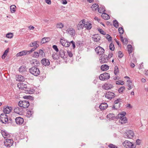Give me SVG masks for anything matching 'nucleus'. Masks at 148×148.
I'll use <instances>...</instances> for the list:
<instances>
[{
    "mask_svg": "<svg viewBox=\"0 0 148 148\" xmlns=\"http://www.w3.org/2000/svg\"><path fill=\"white\" fill-rule=\"evenodd\" d=\"M113 56V53L111 52V53H109V54L108 56V59L109 58H112V56Z\"/></svg>",
    "mask_w": 148,
    "mask_h": 148,
    "instance_id": "nucleus-64",
    "label": "nucleus"
},
{
    "mask_svg": "<svg viewBox=\"0 0 148 148\" xmlns=\"http://www.w3.org/2000/svg\"><path fill=\"white\" fill-rule=\"evenodd\" d=\"M56 27L57 28L62 29L64 27V25L62 23H59L56 25Z\"/></svg>",
    "mask_w": 148,
    "mask_h": 148,
    "instance_id": "nucleus-47",
    "label": "nucleus"
},
{
    "mask_svg": "<svg viewBox=\"0 0 148 148\" xmlns=\"http://www.w3.org/2000/svg\"><path fill=\"white\" fill-rule=\"evenodd\" d=\"M110 77V74L109 73H105L101 74L99 76V79L101 80H105L109 79Z\"/></svg>",
    "mask_w": 148,
    "mask_h": 148,
    "instance_id": "nucleus-8",
    "label": "nucleus"
},
{
    "mask_svg": "<svg viewBox=\"0 0 148 148\" xmlns=\"http://www.w3.org/2000/svg\"><path fill=\"white\" fill-rule=\"evenodd\" d=\"M127 48L128 49V53L130 54L132 53L133 50L132 46L131 45H129L127 46Z\"/></svg>",
    "mask_w": 148,
    "mask_h": 148,
    "instance_id": "nucleus-39",
    "label": "nucleus"
},
{
    "mask_svg": "<svg viewBox=\"0 0 148 148\" xmlns=\"http://www.w3.org/2000/svg\"><path fill=\"white\" fill-rule=\"evenodd\" d=\"M119 57V58H122L123 56V53L121 51H119L118 52Z\"/></svg>",
    "mask_w": 148,
    "mask_h": 148,
    "instance_id": "nucleus-62",
    "label": "nucleus"
},
{
    "mask_svg": "<svg viewBox=\"0 0 148 148\" xmlns=\"http://www.w3.org/2000/svg\"><path fill=\"white\" fill-rule=\"evenodd\" d=\"M12 110V108L11 107L7 106L3 109V111L4 114H8Z\"/></svg>",
    "mask_w": 148,
    "mask_h": 148,
    "instance_id": "nucleus-17",
    "label": "nucleus"
},
{
    "mask_svg": "<svg viewBox=\"0 0 148 148\" xmlns=\"http://www.w3.org/2000/svg\"><path fill=\"white\" fill-rule=\"evenodd\" d=\"M136 144L137 145H139L141 143V141L139 139H137L136 141Z\"/></svg>",
    "mask_w": 148,
    "mask_h": 148,
    "instance_id": "nucleus-63",
    "label": "nucleus"
},
{
    "mask_svg": "<svg viewBox=\"0 0 148 148\" xmlns=\"http://www.w3.org/2000/svg\"><path fill=\"white\" fill-rule=\"evenodd\" d=\"M125 89V87L124 86H122L121 87L119 88L118 90V92L119 93H121L123 92V91Z\"/></svg>",
    "mask_w": 148,
    "mask_h": 148,
    "instance_id": "nucleus-52",
    "label": "nucleus"
},
{
    "mask_svg": "<svg viewBox=\"0 0 148 148\" xmlns=\"http://www.w3.org/2000/svg\"><path fill=\"white\" fill-rule=\"evenodd\" d=\"M119 119V122L121 124L125 123L127 121V119L125 117H123L122 118Z\"/></svg>",
    "mask_w": 148,
    "mask_h": 148,
    "instance_id": "nucleus-31",
    "label": "nucleus"
},
{
    "mask_svg": "<svg viewBox=\"0 0 148 148\" xmlns=\"http://www.w3.org/2000/svg\"><path fill=\"white\" fill-rule=\"evenodd\" d=\"M84 27V25L82 23L81 21L77 25V27L78 30L82 29Z\"/></svg>",
    "mask_w": 148,
    "mask_h": 148,
    "instance_id": "nucleus-34",
    "label": "nucleus"
},
{
    "mask_svg": "<svg viewBox=\"0 0 148 148\" xmlns=\"http://www.w3.org/2000/svg\"><path fill=\"white\" fill-rule=\"evenodd\" d=\"M113 25L116 28H118L119 27V23L116 20H115L113 21Z\"/></svg>",
    "mask_w": 148,
    "mask_h": 148,
    "instance_id": "nucleus-44",
    "label": "nucleus"
},
{
    "mask_svg": "<svg viewBox=\"0 0 148 148\" xmlns=\"http://www.w3.org/2000/svg\"><path fill=\"white\" fill-rule=\"evenodd\" d=\"M95 50L97 54L99 55L103 54L105 51L104 49L100 46H98L96 47Z\"/></svg>",
    "mask_w": 148,
    "mask_h": 148,
    "instance_id": "nucleus-9",
    "label": "nucleus"
},
{
    "mask_svg": "<svg viewBox=\"0 0 148 148\" xmlns=\"http://www.w3.org/2000/svg\"><path fill=\"white\" fill-rule=\"evenodd\" d=\"M42 64L45 66H49L50 64V62L49 60L46 58H43L41 60Z\"/></svg>",
    "mask_w": 148,
    "mask_h": 148,
    "instance_id": "nucleus-15",
    "label": "nucleus"
},
{
    "mask_svg": "<svg viewBox=\"0 0 148 148\" xmlns=\"http://www.w3.org/2000/svg\"><path fill=\"white\" fill-rule=\"evenodd\" d=\"M49 39V37H44L42 39L41 43L43 44L48 42Z\"/></svg>",
    "mask_w": 148,
    "mask_h": 148,
    "instance_id": "nucleus-38",
    "label": "nucleus"
},
{
    "mask_svg": "<svg viewBox=\"0 0 148 148\" xmlns=\"http://www.w3.org/2000/svg\"><path fill=\"white\" fill-rule=\"evenodd\" d=\"M1 133L3 137H4V138H9L10 136V134L5 131L2 132Z\"/></svg>",
    "mask_w": 148,
    "mask_h": 148,
    "instance_id": "nucleus-28",
    "label": "nucleus"
},
{
    "mask_svg": "<svg viewBox=\"0 0 148 148\" xmlns=\"http://www.w3.org/2000/svg\"><path fill=\"white\" fill-rule=\"evenodd\" d=\"M16 6L14 5H12L10 6V10L12 13H14L16 11Z\"/></svg>",
    "mask_w": 148,
    "mask_h": 148,
    "instance_id": "nucleus-42",
    "label": "nucleus"
},
{
    "mask_svg": "<svg viewBox=\"0 0 148 148\" xmlns=\"http://www.w3.org/2000/svg\"><path fill=\"white\" fill-rule=\"evenodd\" d=\"M108 107L106 103H101L99 106V108L101 110H103L106 109Z\"/></svg>",
    "mask_w": 148,
    "mask_h": 148,
    "instance_id": "nucleus-19",
    "label": "nucleus"
},
{
    "mask_svg": "<svg viewBox=\"0 0 148 148\" xmlns=\"http://www.w3.org/2000/svg\"><path fill=\"white\" fill-rule=\"evenodd\" d=\"M52 57L54 60H57L59 58L58 55L55 53H53L52 55Z\"/></svg>",
    "mask_w": 148,
    "mask_h": 148,
    "instance_id": "nucleus-41",
    "label": "nucleus"
},
{
    "mask_svg": "<svg viewBox=\"0 0 148 148\" xmlns=\"http://www.w3.org/2000/svg\"><path fill=\"white\" fill-rule=\"evenodd\" d=\"M103 87L105 90H108L113 87V86L112 84H105L103 86Z\"/></svg>",
    "mask_w": 148,
    "mask_h": 148,
    "instance_id": "nucleus-23",
    "label": "nucleus"
},
{
    "mask_svg": "<svg viewBox=\"0 0 148 148\" xmlns=\"http://www.w3.org/2000/svg\"><path fill=\"white\" fill-rule=\"evenodd\" d=\"M21 109L18 107H15L14 109V112L18 114H19L20 112H21Z\"/></svg>",
    "mask_w": 148,
    "mask_h": 148,
    "instance_id": "nucleus-37",
    "label": "nucleus"
},
{
    "mask_svg": "<svg viewBox=\"0 0 148 148\" xmlns=\"http://www.w3.org/2000/svg\"><path fill=\"white\" fill-rule=\"evenodd\" d=\"M16 80L22 82L25 80V78L23 76L21 75H18Z\"/></svg>",
    "mask_w": 148,
    "mask_h": 148,
    "instance_id": "nucleus-36",
    "label": "nucleus"
},
{
    "mask_svg": "<svg viewBox=\"0 0 148 148\" xmlns=\"http://www.w3.org/2000/svg\"><path fill=\"white\" fill-rule=\"evenodd\" d=\"M0 120L3 123H6L8 122V116L7 114H1L0 116Z\"/></svg>",
    "mask_w": 148,
    "mask_h": 148,
    "instance_id": "nucleus-5",
    "label": "nucleus"
},
{
    "mask_svg": "<svg viewBox=\"0 0 148 148\" xmlns=\"http://www.w3.org/2000/svg\"><path fill=\"white\" fill-rule=\"evenodd\" d=\"M27 86L26 84L23 83H19L17 84V86L19 89L23 90L25 91L27 88Z\"/></svg>",
    "mask_w": 148,
    "mask_h": 148,
    "instance_id": "nucleus-12",
    "label": "nucleus"
},
{
    "mask_svg": "<svg viewBox=\"0 0 148 148\" xmlns=\"http://www.w3.org/2000/svg\"><path fill=\"white\" fill-rule=\"evenodd\" d=\"M99 31L100 32V33L102 34L103 35H105L106 32H104V31L102 29H98Z\"/></svg>",
    "mask_w": 148,
    "mask_h": 148,
    "instance_id": "nucleus-60",
    "label": "nucleus"
},
{
    "mask_svg": "<svg viewBox=\"0 0 148 148\" xmlns=\"http://www.w3.org/2000/svg\"><path fill=\"white\" fill-rule=\"evenodd\" d=\"M59 54L61 57L63 59H65L66 58V56L65 55V53L64 51L62 49H61L59 51Z\"/></svg>",
    "mask_w": 148,
    "mask_h": 148,
    "instance_id": "nucleus-22",
    "label": "nucleus"
},
{
    "mask_svg": "<svg viewBox=\"0 0 148 148\" xmlns=\"http://www.w3.org/2000/svg\"><path fill=\"white\" fill-rule=\"evenodd\" d=\"M110 49L112 51H113L115 49L114 45L112 43H111L109 45Z\"/></svg>",
    "mask_w": 148,
    "mask_h": 148,
    "instance_id": "nucleus-49",
    "label": "nucleus"
},
{
    "mask_svg": "<svg viewBox=\"0 0 148 148\" xmlns=\"http://www.w3.org/2000/svg\"><path fill=\"white\" fill-rule=\"evenodd\" d=\"M109 68V66L106 64L102 65L101 67V69L103 71L107 70Z\"/></svg>",
    "mask_w": 148,
    "mask_h": 148,
    "instance_id": "nucleus-32",
    "label": "nucleus"
},
{
    "mask_svg": "<svg viewBox=\"0 0 148 148\" xmlns=\"http://www.w3.org/2000/svg\"><path fill=\"white\" fill-rule=\"evenodd\" d=\"M97 10H98V12L101 13H102V12H104L106 11L105 7L104 6L102 5L99 8H98Z\"/></svg>",
    "mask_w": 148,
    "mask_h": 148,
    "instance_id": "nucleus-25",
    "label": "nucleus"
},
{
    "mask_svg": "<svg viewBox=\"0 0 148 148\" xmlns=\"http://www.w3.org/2000/svg\"><path fill=\"white\" fill-rule=\"evenodd\" d=\"M66 32L68 33L72 37L74 36L75 35V30L72 28L68 29Z\"/></svg>",
    "mask_w": 148,
    "mask_h": 148,
    "instance_id": "nucleus-16",
    "label": "nucleus"
},
{
    "mask_svg": "<svg viewBox=\"0 0 148 148\" xmlns=\"http://www.w3.org/2000/svg\"><path fill=\"white\" fill-rule=\"evenodd\" d=\"M39 46V45H37V46H35V47H34L32 48L30 50L27 51L28 54H29L31 53L32 51L36 50Z\"/></svg>",
    "mask_w": 148,
    "mask_h": 148,
    "instance_id": "nucleus-48",
    "label": "nucleus"
},
{
    "mask_svg": "<svg viewBox=\"0 0 148 148\" xmlns=\"http://www.w3.org/2000/svg\"><path fill=\"white\" fill-rule=\"evenodd\" d=\"M30 63L33 66L38 67L40 64L39 62L36 59H33Z\"/></svg>",
    "mask_w": 148,
    "mask_h": 148,
    "instance_id": "nucleus-13",
    "label": "nucleus"
},
{
    "mask_svg": "<svg viewBox=\"0 0 148 148\" xmlns=\"http://www.w3.org/2000/svg\"><path fill=\"white\" fill-rule=\"evenodd\" d=\"M38 53L39 54V57L42 58L44 57L45 55V54L44 51L42 49H40L39 50Z\"/></svg>",
    "mask_w": 148,
    "mask_h": 148,
    "instance_id": "nucleus-33",
    "label": "nucleus"
},
{
    "mask_svg": "<svg viewBox=\"0 0 148 148\" xmlns=\"http://www.w3.org/2000/svg\"><path fill=\"white\" fill-rule=\"evenodd\" d=\"M108 147L110 148H118V147L114 145L113 144H110L108 145Z\"/></svg>",
    "mask_w": 148,
    "mask_h": 148,
    "instance_id": "nucleus-58",
    "label": "nucleus"
},
{
    "mask_svg": "<svg viewBox=\"0 0 148 148\" xmlns=\"http://www.w3.org/2000/svg\"><path fill=\"white\" fill-rule=\"evenodd\" d=\"M60 42L62 46L65 47H68L70 46L69 42L64 39V38H61L60 39Z\"/></svg>",
    "mask_w": 148,
    "mask_h": 148,
    "instance_id": "nucleus-10",
    "label": "nucleus"
},
{
    "mask_svg": "<svg viewBox=\"0 0 148 148\" xmlns=\"http://www.w3.org/2000/svg\"><path fill=\"white\" fill-rule=\"evenodd\" d=\"M106 37L109 41H111L112 40V37L108 34H106Z\"/></svg>",
    "mask_w": 148,
    "mask_h": 148,
    "instance_id": "nucleus-55",
    "label": "nucleus"
},
{
    "mask_svg": "<svg viewBox=\"0 0 148 148\" xmlns=\"http://www.w3.org/2000/svg\"><path fill=\"white\" fill-rule=\"evenodd\" d=\"M99 7V5L96 3L93 4L91 7V8L95 11L97 10Z\"/></svg>",
    "mask_w": 148,
    "mask_h": 148,
    "instance_id": "nucleus-40",
    "label": "nucleus"
},
{
    "mask_svg": "<svg viewBox=\"0 0 148 148\" xmlns=\"http://www.w3.org/2000/svg\"><path fill=\"white\" fill-rule=\"evenodd\" d=\"M122 101V99H118L117 100H115L114 101L115 105H118V106H120L121 103L119 102H121Z\"/></svg>",
    "mask_w": 148,
    "mask_h": 148,
    "instance_id": "nucleus-43",
    "label": "nucleus"
},
{
    "mask_svg": "<svg viewBox=\"0 0 148 148\" xmlns=\"http://www.w3.org/2000/svg\"><path fill=\"white\" fill-rule=\"evenodd\" d=\"M26 92V93L29 94H32L34 91V90L27 87V88L25 90Z\"/></svg>",
    "mask_w": 148,
    "mask_h": 148,
    "instance_id": "nucleus-29",
    "label": "nucleus"
},
{
    "mask_svg": "<svg viewBox=\"0 0 148 148\" xmlns=\"http://www.w3.org/2000/svg\"><path fill=\"white\" fill-rule=\"evenodd\" d=\"M84 27L86 29L90 30L92 27V24L88 22H86V24L84 25Z\"/></svg>",
    "mask_w": 148,
    "mask_h": 148,
    "instance_id": "nucleus-24",
    "label": "nucleus"
},
{
    "mask_svg": "<svg viewBox=\"0 0 148 148\" xmlns=\"http://www.w3.org/2000/svg\"><path fill=\"white\" fill-rule=\"evenodd\" d=\"M119 70L118 67L116 66L114 67V74L115 75H116V74L119 72Z\"/></svg>",
    "mask_w": 148,
    "mask_h": 148,
    "instance_id": "nucleus-51",
    "label": "nucleus"
},
{
    "mask_svg": "<svg viewBox=\"0 0 148 148\" xmlns=\"http://www.w3.org/2000/svg\"><path fill=\"white\" fill-rule=\"evenodd\" d=\"M13 143V140L10 139H7L4 141V145L7 147H10L12 146Z\"/></svg>",
    "mask_w": 148,
    "mask_h": 148,
    "instance_id": "nucleus-6",
    "label": "nucleus"
},
{
    "mask_svg": "<svg viewBox=\"0 0 148 148\" xmlns=\"http://www.w3.org/2000/svg\"><path fill=\"white\" fill-rule=\"evenodd\" d=\"M126 114V113L125 112H123L120 114H118V116H116V117L117 118V119L122 118L123 117H125Z\"/></svg>",
    "mask_w": 148,
    "mask_h": 148,
    "instance_id": "nucleus-30",
    "label": "nucleus"
},
{
    "mask_svg": "<svg viewBox=\"0 0 148 148\" xmlns=\"http://www.w3.org/2000/svg\"><path fill=\"white\" fill-rule=\"evenodd\" d=\"M52 47L53 49L56 52H58L59 51L57 47V46L56 45H53L52 46Z\"/></svg>",
    "mask_w": 148,
    "mask_h": 148,
    "instance_id": "nucleus-57",
    "label": "nucleus"
},
{
    "mask_svg": "<svg viewBox=\"0 0 148 148\" xmlns=\"http://www.w3.org/2000/svg\"><path fill=\"white\" fill-rule=\"evenodd\" d=\"M37 41H36L30 43L29 44V46L30 47H35L37 45H39L38 44H37Z\"/></svg>",
    "mask_w": 148,
    "mask_h": 148,
    "instance_id": "nucleus-46",
    "label": "nucleus"
},
{
    "mask_svg": "<svg viewBox=\"0 0 148 148\" xmlns=\"http://www.w3.org/2000/svg\"><path fill=\"white\" fill-rule=\"evenodd\" d=\"M13 36V34L12 33H9L6 35V37L8 38H11Z\"/></svg>",
    "mask_w": 148,
    "mask_h": 148,
    "instance_id": "nucleus-50",
    "label": "nucleus"
},
{
    "mask_svg": "<svg viewBox=\"0 0 148 148\" xmlns=\"http://www.w3.org/2000/svg\"><path fill=\"white\" fill-rule=\"evenodd\" d=\"M123 145L126 148H136V145L128 140H125L123 143Z\"/></svg>",
    "mask_w": 148,
    "mask_h": 148,
    "instance_id": "nucleus-2",
    "label": "nucleus"
},
{
    "mask_svg": "<svg viewBox=\"0 0 148 148\" xmlns=\"http://www.w3.org/2000/svg\"><path fill=\"white\" fill-rule=\"evenodd\" d=\"M9 50V48H8L4 52L3 55H2L1 58L2 59H4L7 55Z\"/></svg>",
    "mask_w": 148,
    "mask_h": 148,
    "instance_id": "nucleus-35",
    "label": "nucleus"
},
{
    "mask_svg": "<svg viewBox=\"0 0 148 148\" xmlns=\"http://www.w3.org/2000/svg\"><path fill=\"white\" fill-rule=\"evenodd\" d=\"M120 108V106H117V105H114L112 107V109L113 110H118Z\"/></svg>",
    "mask_w": 148,
    "mask_h": 148,
    "instance_id": "nucleus-56",
    "label": "nucleus"
},
{
    "mask_svg": "<svg viewBox=\"0 0 148 148\" xmlns=\"http://www.w3.org/2000/svg\"><path fill=\"white\" fill-rule=\"evenodd\" d=\"M134 132L132 130H129L126 132L124 133V136L125 138H132L134 136Z\"/></svg>",
    "mask_w": 148,
    "mask_h": 148,
    "instance_id": "nucleus-4",
    "label": "nucleus"
},
{
    "mask_svg": "<svg viewBox=\"0 0 148 148\" xmlns=\"http://www.w3.org/2000/svg\"><path fill=\"white\" fill-rule=\"evenodd\" d=\"M39 56V54H38V52H34V53L33 54V57L34 58H38Z\"/></svg>",
    "mask_w": 148,
    "mask_h": 148,
    "instance_id": "nucleus-54",
    "label": "nucleus"
},
{
    "mask_svg": "<svg viewBox=\"0 0 148 148\" xmlns=\"http://www.w3.org/2000/svg\"><path fill=\"white\" fill-rule=\"evenodd\" d=\"M28 55V52L27 50H23L19 52L16 54V56L17 57L21 56H22Z\"/></svg>",
    "mask_w": 148,
    "mask_h": 148,
    "instance_id": "nucleus-18",
    "label": "nucleus"
},
{
    "mask_svg": "<svg viewBox=\"0 0 148 148\" xmlns=\"http://www.w3.org/2000/svg\"><path fill=\"white\" fill-rule=\"evenodd\" d=\"M29 105V101L27 100L20 101L18 103L19 106L23 108H27Z\"/></svg>",
    "mask_w": 148,
    "mask_h": 148,
    "instance_id": "nucleus-3",
    "label": "nucleus"
},
{
    "mask_svg": "<svg viewBox=\"0 0 148 148\" xmlns=\"http://www.w3.org/2000/svg\"><path fill=\"white\" fill-rule=\"evenodd\" d=\"M29 71L31 73L36 76H38L40 73L38 67L32 66L29 69Z\"/></svg>",
    "mask_w": 148,
    "mask_h": 148,
    "instance_id": "nucleus-1",
    "label": "nucleus"
},
{
    "mask_svg": "<svg viewBox=\"0 0 148 148\" xmlns=\"http://www.w3.org/2000/svg\"><path fill=\"white\" fill-rule=\"evenodd\" d=\"M93 36V37H92V38L95 42H98L100 40V37L98 34H94Z\"/></svg>",
    "mask_w": 148,
    "mask_h": 148,
    "instance_id": "nucleus-21",
    "label": "nucleus"
},
{
    "mask_svg": "<svg viewBox=\"0 0 148 148\" xmlns=\"http://www.w3.org/2000/svg\"><path fill=\"white\" fill-rule=\"evenodd\" d=\"M99 60L101 64L106 63L109 61L108 57L107 55H103L100 57Z\"/></svg>",
    "mask_w": 148,
    "mask_h": 148,
    "instance_id": "nucleus-7",
    "label": "nucleus"
},
{
    "mask_svg": "<svg viewBox=\"0 0 148 148\" xmlns=\"http://www.w3.org/2000/svg\"><path fill=\"white\" fill-rule=\"evenodd\" d=\"M67 52L70 57H73V55L71 51H67Z\"/></svg>",
    "mask_w": 148,
    "mask_h": 148,
    "instance_id": "nucleus-61",
    "label": "nucleus"
},
{
    "mask_svg": "<svg viewBox=\"0 0 148 148\" xmlns=\"http://www.w3.org/2000/svg\"><path fill=\"white\" fill-rule=\"evenodd\" d=\"M101 16L105 20H108L110 18L109 16L104 12L102 13Z\"/></svg>",
    "mask_w": 148,
    "mask_h": 148,
    "instance_id": "nucleus-27",
    "label": "nucleus"
},
{
    "mask_svg": "<svg viewBox=\"0 0 148 148\" xmlns=\"http://www.w3.org/2000/svg\"><path fill=\"white\" fill-rule=\"evenodd\" d=\"M118 31L119 33L121 35L123 34V29L122 27H119L118 29Z\"/></svg>",
    "mask_w": 148,
    "mask_h": 148,
    "instance_id": "nucleus-53",
    "label": "nucleus"
},
{
    "mask_svg": "<svg viewBox=\"0 0 148 148\" xmlns=\"http://www.w3.org/2000/svg\"><path fill=\"white\" fill-rule=\"evenodd\" d=\"M115 96V95L114 93L110 92L107 91L106 93L105 97L109 99H111L114 98Z\"/></svg>",
    "mask_w": 148,
    "mask_h": 148,
    "instance_id": "nucleus-11",
    "label": "nucleus"
},
{
    "mask_svg": "<svg viewBox=\"0 0 148 148\" xmlns=\"http://www.w3.org/2000/svg\"><path fill=\"white\" fill-rule=\"evenodd\" d=\"M16 123L18 125H21L24 122V119L20 117H17L15 119Z\"/></svg>",
    "mask_w": 148,
    "mask_h": 148,
    "instance_id": "nucleus-14",
    "label": "nucleus"
},
{
    "mask_svg": "<svg viewBox=\"0 0 148 148\" xmlns=\"http://www.w3.org/2000/svg\"><path fill=\"white\" fill-rule=\"evenodd\" d=\"M107 119H109L114 120L117 119V118L116 116H115L114 114L112 113H110L108 114L107 116Z\"/></svg>",
    "mask_w": 148,
    "mask_h": 148,
    "instance_id": "nucleus-20",
    "label": "nucleus"
},
{
    "mask_svg": "<svg viewBox=\"0 0 148 148\" xmlns=\"http://www.w3.org/2000/svg\"><path fill=\"white\" fill-rule=\"evenodd\" d=\"M34 113V111L32 110H29L27 112L26 114V116L27 117L29 118L30 117H32L33 114Z\"/></svg>",
    "mask_w": 148,
    "mask_h": 148,
    "instance_id": "nucleus-26",
    "label": "nucleus"
},
{
    "mask_svg": "<svg viewBox=\"0 0 148 148\" xmlns=\"http://www.w3.org/2000/svg\"><path fill=\"white\" fill-rule=\"evenodd\" d=\"M25 71V67L23 66H21L19 69V71L21 73H23Z\"/></svg>",
    "mask_w": 148,
    "mask_h": 148,
    "instance_id": "nucleus-45",
    "label": "nucleus"
},
{
    "mask_svg": "<svg viewBox=\"0 0 148 148\" xmlns=\"http://www.w3.org/2000/svg\"><path fill=\"white\" fill-rule=\"evenodd\" d=\"M69 43H70V45H71V44H72V46L73 49H75V42L73 40H72L71 42H69Z\"/></svg>",
    "mask_w": 148,
    "mask_h": 148,
    "instance_id": "nucleus-59",
    "label": "nucleus"
}]
</instances>
